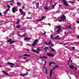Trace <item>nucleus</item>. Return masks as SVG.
Segmentation results:
<instances>
[{
	"label": "nucleus",
	"instance_id": "obj_19",
	"mask_svg": "<svg viewBox=\"0 0 79 79\" xmlns=\"http://www.w3.org/2000/svg\"><path fill=\"white\" fill-rule=\"evenodd\" d=\"M3 74H6V75H8V73H6L5 71H3Z\"/></svg>",
	"mask_w": 79,
	"mask_h": 79
},
{
	"label": "nucleus",
	"instance_id": "obj_34",
	"mask_svg": "<svg viewBox=\"0 0 79 79\" xmlns=\"http://www.w3.org/2000/svg\"><path fill=\"white\" fill-rule=\"evenodd\" d=\"M17 5H18L19 6V2H17Z\"/></svg>",
	"mask_w": 79,
	"mask_h": 79
},
{
	"label": "nucleus",
	"instance_id": "obj_21",
	"mask_svg": "<svg viewBox=\"0 0 79 79\" xmlns=\"http://www.w3.org/2000/svg\"><path fill=\"white\" fill-rule=\"evenodd\" d=\"M11 41V39H10L8 40L7 41V42H10Z\"/></svg>",
	"mask_w": 79,
	"mask_h": 79
},
{
	"label": "nucleus",
	"instance_id": "obj_13",
	"mask_svg": "<svg viewBox=\"0 0 79 79\" xmlns=\"http://www.w3.org/2000/svg\"><path fill=\"white\" fill-rule=\"evenodd\" d=\"M15 10H16V8L15 7H13L12 8V12H13V13H15Z\"/></svg>",
	"mask_w": 79,
	"mask_h": 79
},
{
	"label": "nucleus",
	"instance_id": "obj_22",
	"mask_svg": "<svg viewBox=\"0 0 79 79\" xmlns=\"http://www.w3.org/2000/svg\"><path fill=\"white\" fill-rule=\"evenodd\" d=\"M18 35H19V36L20 37H22V36H24V35H26L25 34H24L23 35H21L20 34H19Z\"/></svg>",
	"mask_w": 79,
	"mask_h": 79
},
{
	"label": "nucleus",
	"instance_id": "obj_64",
	"mask_svg": "<svg viewBox=\"0 0 79 79\" xmlns=\"http://www.w3.org/2000/svg\"><path fill=\"white\" fill-rule=\"evenodd\" d=\"M77 38H79V35L77 36Z\"/></svg>",
	"mask_w": 79,
	"mask_h": 79
},
{
	"label": "nucleus",
	"instance_id": "obj_18",
	"mask_svg": "<svg viewBox=\"0 0 79 79\" xmlns=\"http://www.w3.org/2000/svg\"><path fill=\"white\" fill-rule=\"evenodd\" d=\"M44 19H45V16H43L42 18L41 19H40V21H42Z\"/></svg>",
	"mask_w": 79,
	"mask_h": 79
},
{
	"label": "nucleus",
	"instance_id": "obj_45",
	"mask_svg": "<svg viewBox=\"0 0 79 79\" xmlns=\"http://www.w3.org/2000/svg\"><path fill=\"white\" fill-rule=\"evenodd\" d=\"M19 20H17V23H16L17 24H18V23H19Z\"/></svg>",
	"mask_w": 79,
	"mask_h": 79
},
{
	"label": "nucleus",
	"instance_id": "obj_44",
	"mask_svg": "<svg viewBox=\"0 0 79 79\" xmlns=\"http://www.w3.org/2000/svg\"><path fill=\"white\" fill-rule=\"evenodd\" d=\"M75 69L76 70H77L78 69H77V68L76 67H75Z\"/></svg>",
	"mask_w": 79,
	"mask_h": 79
},
{
	"label": "nucleus",
	"instance_id": "obj_6",
	"mask_svg": "<svg viewBox=\"0 0 79 79\" xmlns=\"http://www.w3.org/2000/svg\"><path fill=\"white\" fill-rule=\"evenodd\" d=\"M43 58H44L45 59H48V57L45 56H43L42 57L40 56L38 59L41 60V59H43Z\"/></svg>",
	"mask_w": 79,
	"mask_h": 79
},
{
	"label": "nucleus",
	"instance_id": "obj_60",
	"mask_svg": "<svg viewBox=\"0 0 79 79\" xmlns=\"http://www.w3.org/2000/svg\"><path fill=\"white\" fill-rule=\"evenodd\" d=\"M27 60H26L25 61V63H26V62H27Z\"/></svg>",
	"mask_w": 79,
	"mask_h": 79
},
{
	"label": "nucleus",
	"instance_id": "obj_54",
	"mask_svg": "<svg viewBox=\"0 0 79 79\" xmlns=\"http://www.w3.org/2000/svg\"><path fill=\"white\" fill-rule=\"evenodd\" d=\"M55 6L53 5V6H52V8H53V9H54V7Z\"/></svg>",
	"mask_w": 79,
	"mask_h": 79
},
{
	"label": "nucleus",
	"instance_id": "obj_1",
	"mask_svg": "<svg viewBox=\"0 0 79 79\" xmlns=\"http://www.w3.org/2000/svg\"><path fill=\"white\" fill-rule=\"evenodd\" d=\"M66 19V17L65 16V15H62L61 19H59L58 21L59 22H61L62 21H64Z\"/></svg>",
	"mask_w": 79,
	"mask_h": 79
},
{
	"label": "nucleus",
	"instance_id": "obj_16",
	"mask_svg": "<svg viewBox=\"0 0 79 79\" xmlns=\"http://www.w3.org/2000/svg\"><path fill=\"white\" fill-rule=\"evenodd\" d=\"M24 56H30L31 55L29 54H25L23 55Z\"/></svg>",
	"mask_w": 79,
	"mask_h": 79
},
{
	"label": "nucleus",
	"instance_id": "obj_46",
	"mask_svg": "<svg viewBox=\"0 0 79 79\" xmlns=\"http://www.w3.org/2000/svg\"><path fill=\"white\" fill-rule=\"evenodd\" d=\"M27 19H31V18H30V17H27Z\"/></svg>",
	"mask_w": 79,
	"mask_h": 79
},
{
	"label": "nucleus",
	"instance_id": "obj_49",
	"mask_svg": "<svg viewBox=\"0 0 79 79\" xmlns=\"http://www.w3.org/2000/svg\"><path fill=\"white\" fill-rule=\"evenodd\" d=\"M52 64H56V63H55L53 62H52Z\"/></svg>",
	"mask_w": 79,
	"mask_h": 79
},
{
	"label": "nucleus",
	"instance_id": "obj_33",
	"mask_svg": "<svg viewBox=\"0 0 79 79\" xmlns=\"http://www.w3.org/2000/svg\"><path fill=\"white\" fill-rule=\"evenodd\" d=\"M52 44V41H49L48 43L49 45H50V44Z\"/></svg>",
	"mask_w": 79,
	"mask_h": 79
},
{
	"label": "nucleus",
	"instance_id": "obj_38",
	"mask_svg": "<svg viewBox=\"0 0 79 79\" xmlns=\"http://www.w3.org/2000/svg\"><path fill=\"white\" fill-rule=\"evenodd\" d=\"M44 9H45V10H48V7H45Z\"/></svg>",
	"mask_w": 79,
	"mask_h": 79
},
{
	"label": "nucleus",
	"instance_id": "obj_26",
	"mask_svg": "<svg viewBox=\"0 0 79 79\" xmlns=\"http://www.w3.org/2000/svg\"><path fill=\"white\" fill-rule=\"evenodd\" d=\"M51 51L52 52H56V50H55L54 49H51Z\"/></svg>",
	"mask_w": 79,
	"mask_h": 79
},
{
	"label": "nucleus",
	"instance_id": "obj_53",
	"mask_svg": "<svg viewBox=\"0 0 79 79\" xmlns=\"http://www.w3.org/2000/svg\"><path fill=\"white\" fill-rule=\"evenodd\" d=\"M72 49H75V47H73Z\"/></svg>",
	"mask_w": 79,
	"mask_h": 79
},
{
	"label": "nucleus",
	"instance_id": "obj_30",
	"mask_svg": "<svg viewBox=\"0 0 79 79\" xmlns=\"http://www.w3.org/2000/svg\"><path fill=\"white\" fill-rule=\"evenodd\" d=\"M56 68H59L60 66L58 65H56Z\"/></svg>",
	"mask_w": 79,
	"mask_h": 79
},
{
	"label": "nucleus",
	"instance_id": "obj_31",
	"mask_svg": "<svg viewBox=\"0 0 79 79\" xmlns=\"http://www.w3.org/2000/svg\"><path fill=\"white\" fill-rule=\"evenodd\" d=\"M45 64H44V66H46V65H47V62L44 61Z\"/></svg>",
	"mask_w": 79,
	"mask_h": 79
},
{
	"label": "nucleus",
	"instance_id": "obj_55",
	"mask_svg": "<svg viewBox=\"0 0 79 79\" xmlns=\"http://www.w3.org/2000/svg\"><path fill=\"white\" fill-rule=\"evenodd\" d=\"M61 4H60L59 5V7H61Z\"/></svg>",
	"mask_w": 79,
	"mask_h": 79
},
{
	"label": "nucleus",
	"instance_id": "obj_24",
	"mask_svg": "<svg viewBox=\"0 0 79 79\" xmlns=\"http://www.w3.org/2000/svg\"><path fill=\"white\" fill-rule=\"evenodd\" d=\"M52 62H49V66H52Z\"/></svg>",
	"mask_w": 79,
	"mask_h": 79
},
{
	"label": "nucleus",
	"instance_id": "obj_47",
	"mask_svg": "<svg viewBox=\"0 0 79 79\" xmlns=\"http://www.w3.org/2000/svg\"><path fill=\"white\" fill-rule=\"evenodd\" d=\"M70 2H71V3H74V2L72 1H70Z\"/></svg>",
	"mask_w": 79,
	"mask_h": 79
},
{
	"label": "nucleus",
	"instance_id": "obj_58",
	"mask_svg": "<svg viewBox=\"0 0 79 79\" xmlns=\"http://www.w3.org/2000/svg\"><path fill=\"white\" fill-rule=\"evenodd\" d=\"M27 51L28 52H29V50H28V49H27Z\"/></svg>",
	"mask_w": 79,
	"mask_h": 79
},
{
	"label": "nucleus",
	"instance_id": "obj_12",
	"mask_svg": "<svg viewBox=\"0 0 79 79\" xmlns=\"http://www.w3.org/2000/svg\"><path fill=\"white\" fill-rule=\"evenodd\" d=\"M48 47H45V48L44 49V52H47V50H48Z\"/></svg>",
	"mask_w": 79,
	"mask_h": 79
},
{
	"label": "nucleus",
	"instance_id": "obj_41",
	"mask_svg": "<svg viewBox=\"0 0 79 79\" xmlns=\"http://www.w3.org/2000/svg\"><path fill=\"white\" fill-rule=\"evenodd\" d=\"M7 8H10V6L8 5L7 6Z\"/></svg>",
	"mask_w": 79,
	"mask_h": 79
},
{
	"label": "nucleus",
	"instance_id": "obj_25",
	"mask_svg": "<svg viewBox=\"0 0 79 79\" xmlns=\"http://www.w3.org/2000/svg\"><path fill=\"white\" fill-rule=\"evenodd\" d=\"M59 37H60V36H59V35H57L55 37V39H58V38H59Z\"/></svg>",
	"mask_w": 79,
	"mask_h": 79
},
{
	"label": "nucleus",
	"instance_id": "obj_39",
	"mask_svg": "<svg viewBox=\"0 0 79 79\" xmlns=\"http://www.w3.org/2000/svg\"><path fill=\"white\" fill-rule=\"evenodd\" d=\"M40 21V19H38V20H36V22H39Z\"/></svg>",
	"mask_w": 79,
	"mask_h": 79
},
{
	"label": "nucleus",
	"instance_id": "obj_57",
	"mask_svg": "<svg viewBox=\"0 0 79 79\" xmlns=\"http://www.w3.org/2000/svg\"><path fill=\"white\" fill-rule=\"evenodd\" d=\"M27 71H29V72L30 71V70H29V69H28L27 70Z\"/></svg>",
	"mask_w": 79,
	"mask_h": 79
},
{
	"label": "nucleus",
	"instance_id": "obj_3",
	"mask_svg": "<svg viewBox=\"0 0 79 79\" xmlns=\"http://www.w3.org/2000/svg\"><path fill=\"white\" fill-rule=\"evenodd\" d=\"M47 55H48V56H49V57H54V56H55L54 54H52L50 52H48L47 53Z\"/></svg>",
	"mask_w": 79,
	"mask_h": 79
},
{
	"label": "nucleus",
	"instance_id": "obj_42",
	"mask_svg": "<svg viewBox=\"0 0 79 79\" xmlns=\"http://www.w3.org/2000/svg\"><path fill=\"white\" fill-rule=\"evenodd\" d=\"M56 67H53L52 69H53V70H54V69H56Z\"/></svg>",
	"mask_w": 79,
	"mask_h": 79
},
{
	"label": "nucleus",
	"instance_id": "obj_28",
	"mask_svg": "<svg viewBox=\"0 0 79 79\" xmlns=\"http://www.w3.org/2000/svg\"><path fill=\"white\" fill-rule=\"evenodd\" d=\"M46 69V72H44V73H46V74H47V68H45Z\"/></svg>",
	"mask_w": 79,
	"mask_h": 79
},
{
	"label": "nucleus",
	"instance_id": "obj_5",
	"mask_svg": "<svg viewBox=\"0 0 79 79\" xmlns=\"http://www.w3.org/2000/svg\"><path fill=\"white\" fill-rule=\"evenodd\" d=\"M56 28H58L57 30V32H59L61 29V26H58L56 27Z\"/></svg>",
	"mask_w": 79,
	"mask_h": 79
},
{
	"label": "nucleus",
	"instance_id": "obj_10",
	"mask_svg": "<svg viewBox=\"0 0 79 79\" xmlns=\"http://www.w3.org/2000/svg\"><path fill=\"white\" fill-rule=\"evenodd\" d=\"M29 73L27 72V73L23 74H20V76H27V75H28V74Z\"/></svg>",
	"mask_w": 79,
	"mask_h": 79
},
{
	"label": "nucleus",
	"instance_id": "obj_56",
	"mask_svg": "<svg viewBox=\"0 0 79 79\" xmlns=\"http://www.w3.org/2000/svg\"><path fill=\"white\" fill-rule=\"evenodd\" d=\"M5 12H8V11H7V10H6L5 11Z\"/></svg>",
	"mask_w": 79,
	"mask_h": 79
},
{
	"label": "nucleus",
	"instance_id": "obj_61",
	"mask_svg": "<svg viewBox=\"0 0 79 79\" xmlns=\"http://www.w3.org/2000/svg\"><path fill=\"white\" fill-rule=\"evenodd\" d=\"M68 64H69V62H68Z\"/></svg>",
	"mask_w": 79,
	"mask_h": 79
},
{
	"label": "nucleus",
	"instance_id": "obj_27",
	"mask_svg": "<svg viewBox=\"0 0 79 79\" xmlns=\"http://www.w3.org/2000/svg\"><path fill=\"white\" fill-rule=\"evenodd\" d=\"M69 44V43L68 42V43H64V45H68V44Z\"/></svg>",
	"mask_w": 79,
	"mask_h": 79
},
{
	"label": "nucleus",
	"instance_id": "obj_51",
	"mask_svg": "<svg viewBox=\"0 0 79 79\" xmlns=\"http://www.w3.org/2000/svg\"><path fill=\"white\" fill-rule=\"evenodd\" d=\"M3 13L5 15H6V12H4Z\"/></svg>",
	"mask_w": 79,
	"mask_h": 79
},
{
	"label": "nucleus",
	"instance_id": "obj_14",
	"mask_svg": "<svg viewBox=\"0 0 79 79\" xmlns=\"http://www.w3.org/2000/svg\"><path fill=\"white\" fill-rule=\"evenodd\" d=\"M7 64H10V65H11L12 66H14V65H15V64L10 62H8Z\"/></svg>",
	"mask_w": 79,
	"mask_h": 79
},
{
	"label": "nucleus",
	"instance_id": "obj_8",
	"mask_svg": "<svg viewBox=\"0 0 79 79\" xmlns=\"http://www.w3.org/2000/svg\"><path fill=\"white\" fill-rule=\"evenodd\" d=\"M53 72V70L52 69L50 70V72L49 76L50 77V79H52V73Z\"/></svg>",
	"mask_w": 79,
	"mask_h": 79
},
{
	"label": "nucleus",
	"instance_id": "obj_11",
	"mask_svg": "<svg viewBox=\"0 0 79 79\" xmlns=\"http://www.w3.org/2000/svg\"><path fill=\"white\" fill-rule=\"evenodd\" d=\"M24 40L25 41H27V40H31V38L27 37L25 38Z\"/></svg>",
	"mask_w": 79,
	"mask_h": 79
},
{
	"label": "nucleus",
	"instance_id": "obj_50",
	"mask_svg": "<svg viewBox=\"0 0 79 79\" xmlns=\"http://www.w3.org/2000/svg\"><path fill=\"white\" fill-rule=\"evenodd\" d=\"M51 47H54V44H51Z\"/></svg>",
	"mask_w": 79,
	"mask_h": 79
},
{
	"label": "nucleus",
	"instance_id": "obj_63",
	"mask_svg": "<svg viewBox=\"0 0 79 79\" xmlns=\"http://www.w3.org/2000/svg\"><path fill=\"white\" fill-rule=\"evenodd\" d=\"M46 34V32H44V35H45V34Z\"/></svg>",
	"mask_w": 79,
	"mask_h": 79
},
{
	"label": "nucleus",
	"instance_id": "obj_37",
	"mask_svg": "<svg viewBox=\"0 0 79 79\" xmlns=\"http://www.w3.org/2000/svg\"><path fill=\"white\" fill-rule=\"evenodd\" d=\"M37 7H39V3H38L37 4Z\"/></svg>",
	"mask_w": 79,
	"mask_h": 79
},
{
	"label": "nucleus",
	"instance_id": "obj_17",
	"mask_svg": "<svg viewBox=\"0 0 79 79\" xmlns=\"http://www.w3.org/2000/svg\"><path fill=\"white\" fill-rule=\"evenodd\" d=\"M69 26L68 27V28L69 29H71V24H70V23H69Z\"/></svg>",
	"mask_w": 79,
	"mask_h": 79
},
{
	"label": "nucleus",
	"instance_id": "obj_4",
	"mask_svg": "<svg viewBox=\"0 0 79 79\" xmlns=\"http://www.w3.org/2000/svg\"><path fill=\"white\" fill-rule=\"evenodd\" d=\"M62 1L64 3V5H65V6H68V5H69L68 3H67V2L65 1V0H63Z\"/></svg>",
	"mask_w": 79,
	"mask_h": 79
},
{
	"label": "nucleus",
	"instance_id": "obj_20",
	"mask_svg": "<svg viewBox=\"0 0 79 79\" xmlns=\"http://www.w3.org/2000/svg\"><path fill=\"white\" fill-rule=\"evenodd\" d=\"M15 42H16V41H13L10 42V44H13V43H15Z\"/></svg>",
	"mask_w": 79,
	"mask_h": 79
},
{
	"label": "nucleus",
	"instance_id": "obj_2",
	"mask_svg": "<svg viewBox=\"0 0 79 79\" xmlns=\"http://www.w3.org/2000/svg\"><path fill=\"white\" fill-rule=\"evenodd\" d=\"M38 41H39V40L37 39L35 40L32 43V46H33V47H34L35 45H37Z\"/></svg>",
	"mask_w": 79,
	"mask_h": 79
},
{
	"label": "nucleus",
	"instance_id": "obj_52",
	"mask_svg": "<svg viewBox=\"0 0 79 79\" xmlns=\"http://www.w3.org/2000/svg\"><path fill=\"white\" fill-rule=\"evenodd\" d=\"M6 10H7V11H9V10H10V9L9 8H7V9Z\"/></svg>",
	"mask_w": 79,
	"mask_h": 79
},
{
	"label": "nucleus",
	"instance_id": "obj_15",
	"mask_svg": "<svg viewBox=\"0 0 79 79\" xmlns=\"http://www.w3.org/2000/svg\"><path fill=\"white\" fill-rule=\"evenodd\" d=\"M69 68H70V69H73L74 66L72 65H71L69 66Z\"/></svg>",
	"mask_w": 79,
	"mask_h": 79
},
{
	"label": "nucleus",
	"instance_id": "obj_32",
	"mask_svg": "<svg viewBox=\"0 0 79 79\" xmlns=\"http://www.w3.org/2000/svg\"><path fill=\"white\" fill-rule=\"evenodd\" d=\"M20 27V26H19V25H18L16 27V28H18V27Z\"/></svg>",
	"mask_w": 79,
	"mask_h": 79
},
{
	"label": "nucleus",
	"instance_id": "obj_43",
	"mask_svg": "<svg viewBox=\"0 0 79 79\" xmlns=\"http://www.w3.org/2000/svg\"><path fill=\"white\" fill-rule=\"evenodd\" d=\"M77 24H79V20H78L77 22Z\"/></svg>",
	"mask_w": 79,
	"mask_h": 79
},
{
	"label": "nucleus",
	"instance_id": "obj_62",
	"mask_svg": "<svg viewBox=\"0 0 79 79\" xmlns=\"http://www.w3.org/2000/svg\"><path fill=\"white\" fill-rule=\"evenodd\" d=\"M11 2H14V0H11Z\"/></svg>",
	"mask_w": 79,
	"mask_h": 79
},
{
	"label": "nucleus",
	"instance_id": "obj_9",
	"mask_svg": "<svg viewBox=\"0 0 79 79\" xmlns=\"http://www.w3.org/2000/svg\"><path fill=\"white\" fill-rule=\"evenodd\" d=\"M22 11H23V10L20 9H19V11H20V12L21 14H23V15H24V14H25V12L24 11L23 12Z\"/></svg>",
	"mask_w": 79,
	"mask_h": 79
},
{
	"label": "nucleus",
	"instance_id": "obj_23",
	"mask_svg": "<svg viewBox=\"0 0 79 79\" xmlns=\"http://www.w3.org/2000/svg\"><path fill=\"white\" fill-rule=\"evenodd\" d=\"M53 35H51V36H50V37H51V38H52V39H55V37L54 38H53Z\"/></svg>",
	"mask_w": 79,
	"mask_h": 79
},
{
	"label": "nucleus",
	"instance_id": "obj_48",
	"mask_svg": "<svg viewBox=\"0 0 79 79\" xmlns=\"http://www.w3.org/2000/svg\"><path fill=\"white\" fill-rule=\"evenodd\" d=\"M48 25H49V26H51V24H50V23H48Z\"/></svg>",
	"mask_w": 79,
	"mask_h": 79
},
{
	"label": "nucleus",
	"instance_id": "obj_40",
	"mask_svg": "<svg viewBox=\"0 0 79 79\" xmlns=\"http://www.w3.org/2000/svg\"><path fill=\"white\" fill-rule=\"evenodd\" d=\"M19 57L20 58H22L23 57L21 56H19Z\"/></svg>",
	"mask_w": 79,
	"mask_h": 79
},
{
	"label": "nucleus",
	"instance_id": "obj_7",
	"mask_svg": "<svg viewBox=\"0 0 79 79\" xmlns=\"http://www.w3.org/2000/svg\"><path fill=\"white\" fill-rule=\"evenodd\" d=\"M31 50L32 51V52H33L34 53H36L37 54H39V51H37L35 50V49H32Z\"/></svg>",
	"mask_w": 79,
	"mask_h": 79
},
{
	"label": "nucleus",
	"instance_id": "obj_59",
	"mask_svg": "<svg viewBox=\"0 0 79 79\" xmlns=\"http://www.w3.org/2000/svg\"><path fill=\"white\" fill-rule=\"evenodd\" d=\"M2 14L0 12V16H2Z\"/></svg>",
	"mask_w": 79,
	"mask_h": 79
},
{
	"label": "nucleus",
	"instance_id": "obj_29",
	"mask_svg": "<svg viewBox=\"0 0 79 79\" xmlns=\"http://www.w3.org/2000/svg\"><path fill=\"white\" fill-rule=\"evenodd\" d=\"M37 50H38V51H40H40H41V50H40V49H39V48H37Z\"/></svg>",
	"mask_w": 79,
	"mask_h": 79
},
{
	"label": "nucleus",
	"instance_id": "obj_35",
	"mask_svg": "<svg viewBox=\"0 0 79 79\" xmlns=\"http://www.w3.org/2000/svg\"><path fill=\"white\" fill-rule=\"evenodd\" d=\"M23 29H24L23 28V27H21L20 31H23Z\"/></svg>",
	"mask_w": 79,
	"mask_h": 79
},
{
	"label": "nucleus",
	"instance_id": "obj_36",
	"mask_svg": "<svg viewBox=\"0 0 79 79\" xmlns=\"http://www.w3.org/2000/svg\"><path fill=\"white\" fill-rule=\"evenodd\" d=\"M45 44L46 45H49L48 44V42H45Z\"/></svg>",
	"mask_w": 79,
	"mask_h": 79
}]
</instances>
